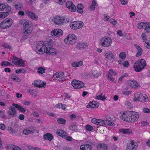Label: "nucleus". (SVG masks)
<instances>
[{
    "label": "nucleus",
    "instance_id": "13d9d810",
    "mask_svg": "<svg viewBox=\"0 0 150 150\" xmlns=\"http://www.w3.org/2000/svg\"><path fill=\"white\" fill-rule=\"evenodd\" d=\"M8 15V12H1L0 15V17L3 18L7 16Z\"/></svg>",
    "mask_w": 150,
    "mask_h": 150
},
{
    "label": "nucleus",
    "instance_id": "4be33fe9",
    "mask_svg": "<svg viewBox=\"0 0 150 150\" xmlns=\"http://www.w3.org/2000/svg\"><path fill=\"white\" fill-rule=\"evenodd\" d=\"M88 46V44L87 43H79L77 45L76 47L81 50L86 48Z\"/></svg>",
    "mask_w": 150,
    "mask_h": 150
},
{
    "label": "nucleus",
    "instance_id": "052dcab7",
    "mask_svg": "<svg viewBox=\"0 0 150 150\" xmlns=\"http://www.w3.org/2000/svg\"><path fill=\"white\" fill-rule=\"evenodd\" d=\"M53 138V136L51 134L47 133V140L51 141Z\"/></svg>",
    "mask_w": 150,
    "mask_h": 150
},
{
    "label": "nucleus",
    "instance_id": "5701e85b",
    "mask_svg": "<svg viewBox=\"0 0 150 150\" xmlns=\"http://www.w3.org/2000/svg\"><path fill=\"white\" fill-rule=\"evenodd\" d=\"M98 103H96L95 101H93L90 102L87 105V107L88 108H98Z\"/></svg>",
    "mask_w": 150,
    "mask_h": 150
},
{
    "label": "nucleus",
    "instance_id": "2f4dec72",
    "mask_svg": "<svg viewBox=\"0 0 150 150\" xmlns=\"http://www.w3.org/2000/svg\"><path fill=\"white\" fill-rule=\"evenodd\" d=\"M120 132L124 134H129L132 133V131L130 129H120Z\"/></svg>",
    "mask_w": 150,
    "mask_h": 150
},
{
    "label": "nucleus",
    "instance_id": "09e8293b",
    "mask_svg": "<svg viewBox=\"0 0 150 150\" xmlns=\"http://www.w3.org/2000/svg\"><path fill=\"white\" fill-rule=\"evenodd\" d=\"M96 4V1L95 0H93L92 1L91 6L90 7L91 10H93L95 9Z\"/></svg>",
    "mask_w": 150,
    "mask_h": 150
},
{
    "label": "nucleus",
    "instance_id": "c9c22d12",
    "mask_svg": "<svg viewBox=\"0 0 150 150\" xmlns=\"http://www.w3.org/2000/svg\"><path fill=\"white\" fill-rule=\"evenodd\" d=\"M83 6L82 4H79L77 7V12L81 14L83 11Z\"/></svg>",
    "mask_w": 150,
    "mask_h": 150
},
{
    "label": "nucleus",
    "instance_id": "e2e57ef3",
    "mask_svg": "<svg viewBox=\"0 0 150 150\" xmlns=\"http://www.w3.org/2000/svg\"><path fill=\"white\" fill-rule=\"evenodd\" d=\"M15 72L16 73H23L25 72V71L23 69H20L18 70H16Z\"/></svg>",
    "mask_w": 150,
    "mask_h": 150
},
{
    "label": "nucleus",
    "instance_id": "0eeeda50",
    "mask_svg": "<svg viewBox=\"0 0 150 150\" xmlns=\"http://www.w3.org/2000/svg\"><path fill=\"white\" fill-rule=\"evenodd\" d=\"M83 25V23L80 21L72 22L70 24L71 28L74 30L79 29L82 28Z\"/></svg>",
    "mask_w": 150,
    "mask_h": 150
},
{
    "label": "nucleus",
    "instance_id": "412c9836",
    "mask_svg": "<svg viewBox=\"0 0 150 150\" xmlns=\"http://www.w3.org/2000/svg\"><path fill=\"white\" fill-rule=\"evenodd\" d=\"M128 84L131 87L134 88H136L139 86L137 82L134 80L129 81Z\"/></svg>",
    "mask_w": 150,
    "mask_h": 150
},
{
    "label": "nucleus",
    "instance_id": "603ef678",
    "mask_svg": "<svg viewBox=\"0 0 150 150\" xmlns=\"http://www.w3.org/2000/svg\"><path fill=\"white\" fill-rule=\"evenodd\" d=\"M14 145L8 144L5 147L7 150H13Z\"/></svg>",
    "mask_w": 150,
    "mask_h": 150
},
{
    "label": "nucleus",
    "instance_id": "39448f33",
    "mask_svg": "<svg viewBox=\"0 0 150 150\" xmlns=\"http://www.w3.org/2000/svg\"><path fill=\"white\" fill-rule=\"evenodd\" d=\"M76 37L73 34H71L67 35L65 38L64 41L68 45H73L76 42Z\"/></svg>",
    "mask_w": 150,
    "mask_h": 150
},
{
    "label": "nucleus",
    "instance_id": "a19ab883",
    "mask_svg": "<svg viewBox=\"0 0 150 150\" xmlns=\"http://www.w3.org/2000/svg\"><path fill=\"white\" fill-rule=\"evenodd\" d=\"M142 94L140 93H135L134 95V100L135 101H139V100L140 99Z\"/></svg>",
    "mask_w": 150,
    "mask_h": 150
},
{
    "label": "nucleus",
    "instance_id": "c85d7f7f",
    "mask_svg": "<svg viewBox=\"0 0 150 150\" xmlns=\"http://www.w3.org/2000/svg\"><path fill=\"white\" fill-rule=\"evenodd\" d=\"M56 50L51 47H47V55L54 54L56 53Z\"/></svg>",
    "mask_w": 150,
    "mask_h": 150
},
{
    "label": "nucleus",
    "instance_id": "37998d69",
    "mask_svg": "<svg viewBox=\"0 0 150 150\" xmlns=\"http://www.w3.org/2000/svg\"><path fill=\"white\" fill-rule=\"evenodd\" d=\"M13 5L16 9L18 10H20L22 7V4L20 3H18L17 4L15 3Z\"/></svg>",
    "mask_w": 150,
    "mask_h": 150
},
{
    "label": "nucleus",
    "instance_id": "680f3d73",
    "mask_svg": "<svg viewBox=\"0 0 150 150\" xmlns=\"http://www.w3.org/2000/svg\"><path fill=\"white\" fill-rule=\"evenodd\" d=\"M6 8V6L4 4H0V11H3Z\"/></svg>",
    "mask_w": 150,
    "mask_h": 150
},
{
    "label": "nucleus",
    "instance_id": "69168bd1",
    "mask_svg": "<svg viewBox=\"0 0 150 150\" xmlns=\"http://www.w3.org/2000/svg\"><path fill=\"white\" fill-rule=\"evenodd\" d=\"M66 0H55L56 3H59L60 5L62 4L66 1Z\"/></svg>",
    "mask_w": 150,
    "mask_h": 150
},
{
    "label": "nucleus",
    "instance_id": "0e129e2a",
    "mask_svg": "<svg viewBox=\"0 0 150 150\" xmlns=\"http://www.w3.org/2000/svg\"><path fill=\"white\" fill-rule=\"evenodd\" d=\"M126 57V54L124 52H121L119 54L120 58L122 59H125V58Z\"/></svg>",
    "mask_w": 150,
    "mask_h": 150
},
{
    "label": "nucleus",
    "instance_id": "72a5a7b5",
    "mask_svg": "<svg viewBox=\"0 0 150 150\" xmlns=\"http://www.w3.org/2000/svg\"><path fill=\"white\" fill-rule=\"evenodd\" d=\"M90 74L95 78H97L100 75V72L96 71H91L90 72Z\"/></svg>",
    "mask_w": 150,
    "mask_h": 150
},
{
    "label": "nucleus",
    "instance_id": "6ab92c4d",
    "mask_svg": "<svg viewBox=\"0 0 150 150\" xmlns=\"http://www.w3.org/2000/svg\"><path fill=\"white\" fill-rule=\"evenodd\" d=\"M25 13L27 16L33 20H37L38 18V16L35 13L28 11H26Z\"/></svg>",
    "mask_w": 150,
    "mask_h": 150
},
{
    "label": "nucleus",
    "instance_id": "3c124183",
    "mask_svg": "<svg viewBox=\"0 0 150 150\" xmlns=\"http://www.w3.org/2000/svg\"><path fill=\"white\" fill-rule=\"evenodd\" d=\"M45 69L41 67L38 68V73L42 74L43 73H45Z\"/></svg>",
    "mask_w": 150,
    "mask_h": 150
},
{
    "label": "nucleus",
    "instance_id": "9b49d317",
    "mask_svg": "<svg viewBox=\"0 0 150 150\" xmlns=\"http://www.w3.org/2000/svg\"><path fill=\"white\" fill-rule=\"evenodd\" d=\"M137 144L134 141H130L127 144L126 150H136Z\"/></svg>",
    "mask_w": 150,
    "mask_h": 150
},
{
    "label": "nucleus",
    "instance_id": "338daca9",
    "mask_svg": "<svg viewBox=\"0 0 150 150\" xmlns=\"http://www.w3.org/2000/svg\"><path fill=\"white\" fill-rule=\"evenodd\" d=\"M18 58L15 57L13 58V59H12V62L14 63L15 65H17V61H18Z\"/></svg>",
    "mask_w": 150,
    "mask_h": 150
},
{
    "label": "nucleus",
    "instance_id": "de8ad7c7",
    "mask_svg": "<svg viewBox=\"0 0 150 150\" xmlns=\"http://www.w3.org/2000/svg\"><path fill=\"white\" fill-rule=\"evenodd\" d=\"M125 105L129 108H132L133 106L132 104L128 100H126L124 103Z\"/></svg>",
    "mask_w": 150,
    "mask_h": 150
},
{
    "label": "nucleus",
    "instance_id": "9d476101",
    "mask_svg": "<svg viewBox=\"0 0 150 150\" xmlns=\"http://www.w3.org/2000/svg\"><path fill=\"white\" fill-rule=\"evenodd\" d=\"M53 77L57 80L62 81L64 80L65 76L63 72H59L53 75Z\"/></svg>",
    "mask_w": 150,
    "mask_h": 150
},
{
    "label": "nucleus",
    "instance_id": "5fc2aeb1",
    "mask_svg": "<svg viewBox=\"0 0 150 150\" xmlns=\"http://www.w3.org/2000/svg\"><path fill=\"white\" fill-rule=\"evenodd\" d=\"M85 129L87 131L90 132L93 129V127L91 125H87L85 126Z\"/></svg>",
    "mask_w": 150,
    "mask_h": 150
},
{
    "label": "nucleus",
    "instance_id": "c756f323",
    "mask_svg": "<svg viewBox=\"0 0 150 150\" xmlns=\"http://www.w3.org/2000/svg\"><path fill=\"white\" fill-rule=\"evenodd\" d=\"M57 134L59 136L63 137L67 135V133L62 129H59L57 131Z\"/></svg>",
    "mask_w": 150,
    "mask_h": 150
},
{
    "label": "nucleus",
    "instance_id": "4d7b16f0",
    "mask_svg": "<svg viewBox=\"0 0 150 150\" xmlns=\"http://www.w3.org/2000/svg\"><path fill=\"white\" fill-rule=\"evenodd\" d=\"M109 22L110 23H111L114 26L116 25L117 23V21L115 19L112 18L110 19Z\"/></svg>",
    "mask_w": 150,
    "mask_h": 150
},
{
    "label": "nucleus",
    "instance_id": "20e7f679",
    "mask_svg": "<svg viewBox=\"0 0 150 150\" xmlns=\"http://www.w3.org/2000/svg\"><path fill=\"white\" fill-rule=\"evenodd\" d=\"M44 44L43 42L38 41L37 42L36 51L37 53L42 54L45 52L47 53V47Z\"/></svg>",
    "mask_w": 150,
    "mask_h": 150
},
{
    "label": "nucleus",
    "instance_id": "4c0bfd02",
    "mask_svg": "<svg viewBox=\"0 0 150 150\" xmlns=\"http://www.w3.org/2000/svg\"><path fill=\"white\" fill-rule=\"evenodd\" d=\"M10 77L13 80L19 82L21 81L20 79L15 74H11Z\"/></svg>",
    "mask_w": 150,
    "mask_h": 150
},
{
    "label": "nucleus",
    "instance_id": "49530a36",
    "mask_svg": "<svg viewBox=\"0 0 150 150\" xmlns=\"http://www.w3.org/2000/svg\"><path fill=\"white\" fill-rule=\"evenodd\" d=\"M11 64L10 62L4 61H2L1 63V65L2 67H5V66H8Z\"/></svg>",
    "mask_w": 150,
    "mask_h": 150
},
{
    "label": "nucleus",
    "instance_id": "8fccbe9b",
    "mask_svg": "<svg viewBox=\"0 0 150 150\" xmlns=\"http://www.w3.org/2000/svg\"><path fill=\"white\" fill-rule=\"evenodd\" d=\"M145 23L143 22L139 23L137 24V27L139 29H142L143 27H145Z\"/></svg>",
    "mask_w": 150,
    "mask_h": 150
},
{
    "label": "nucleus",
    "instance_id": "f3484780",
    "mask_svg": "<svg viewBox=\"0 0 150 150\" xmlns=\"http://www.w3.org/2000/svg\"><path fill=\"white\" fill-rule=\"evenodd\" d=\"M14 107L10 106L9 108V110L8 112V114L12 117H15L16 115L17 111Z\"/></svg>",
    "mask_w": 150,
    "mask_h": 150
},
{
    "label": "nucleus",
    "instance_id": "423d86ee",
    "mask_svg": "<svg viewBox=\"0 0 150 150\" xmlns=\"http://www.w3.org/2000/svg\"><path fill=\"white\" fill-rule=\"evenodd\" d=\"M12 23V20L11 18H6L2 21L0 24V28L5 29L9 28Z\"/></svg>",
    "mask_w": 150,
    "mask_h": 150
},
{
    "label": "nucleus",
    "instance_id": "473e14b6",
    "mask_svg": "<svg viewBox=\"0 0 150 150\" xmlns=\"http://www.w3.org/2000/svg\"><path fill=\"white\" fill-rule=\"evenodd\" d=\"M83 62L82 61L79 62H73L72 64V66L74 67H81L83 65Z\"/></svg>",
    "mask_w": 150,
    "mask_h": 150
},
{
    "label": "nucleus",
    "instance_id": "1a4fd4ad",
    "mask_svg": "<svg viewBox=\"0 0 150 150\" xmlns=\"http://www.w3.org/2000/svg\"><path fill=\"white\" fill-rule=\"evenodd\" d=\"M71 84L75 88H80L84 87L83 83L82 81L78 80H73Z\"/></svg>",
    "mask_w": 150,
    "mask_h": 150
},
{
    "label": "nucleus",
    "instance_id": "58836bf2",
    "mask_svg": "<svg viewBox=\"0 0 150 150\" xmlns=\"http://www.w3.org/2000/svg\"><path fill=\"white\" fill-rule=\"evenodd\" d=\"M53 38V37H48L47 38V46H49V47H52V43L54 42V41L52 40Z\"/></svg>",
    "mask_w": 150,
    "mask_h": 150
},
{
    "label": "nucleus",
    "instance_id": "774afa93",
    "mask_svg": "<svg viewBox=\"0 0 150 150\" xmlns=\"http://www.w3.org/2000/svg\"><path fill=\"white\" fill-rule=\"evenodd\" d=\"M142 37L144 40V42H145L146 40H148L146 39V35L145 33H142Z\"/></svg>",
    "mask_w": 150,
    "mask_h": 150
},
{
    "label": "nucleus",
    "instance_id": "7c9ffc66",
    "mask_svg": "<svg viewBox=\"0 0 150 150\" xmlns=\"http://www.w3.org/2000/svg\"><path fill=\"white\" fill-rule=\"evenodd\" d=\"M105 57L106 59L111 60L114 57V55L111 52H108L106 53Z\"/></svg>",
    "mask_w": 150,
    "mask_h": 150
},
{
    "label": "nucleus",
    "instance_id": "bb28decb",
    "mask_svg": "<svg viewBox=\"0 0 150 150\" xmlns=\"http://www.w3.org/2000/svg\"><path fill=\"white\" fill-rule=\"evenodd\" d=\"M92 148L91 146L89 144L82 145L80 147L81 150H91Z\"/></svg>",
    "mask_w": 150,
    "mask_h": 150
},
{
    "label": "nucleus",
    "instance_id": "4468645a",
    "mask_svg": "<svg viewBox=\"0 0 150 150\" xmlns=\"http://www.w3.org/2000/svg\"><path fill=\"white\" fill-rule=\"evenodd\" d=\"M66 6L69 10L72 12H74L76 10V8L74 4L71 1H67L66 2Z\"/></svg>",
    "mask_w": 150,
    "mask_h": 150
},
{
    "label": "nucleus",
    "instance_id": "a878e982",
    "mask_svg": "<svg viewBox=\"0 0 150 150\" xmlns=\"http://www.w3.org/2000/svg\"><path fill=\"white\" fill-rule=\"evenodd\" d=\"M12 105L16 108L20 112L23 113L26 111V110L21 105L14 103H13Z\"/></svg>",
    "mask_w": 150,
    "mask_h": 150
},
{
    "label": "nucleus",
    "instance_id": "f257e3e1",
    "mask_svg": "<svg viewBox=\"0 0 150 150\" xmlns=\"http://www.w3.org/2000/svg\"><path fill=\"white\" fill-rule=\"evenodd\" d=\"M146 65V62L144 59H139L134 63L133 68L135 71L139 72L144 69Z\"/></svg>",
    "mask_w": 150,
    "mask_h": 150
},
{
    "label": "nucleus",
    "instance_id": "aec40b11",
    "mask_svg": "<svg viewBox=\"0 0 150 150\" xmlns=\"http://www.w3.org/2000/svg\"><path fill=\"white\" fill-rule=\"evenodd\" d=\"M116 74V72L114 71L113 69H111L110 70V72L108 73L107 75L108 79L110 81H113L114 79L112 77V76L115 75Z\"/></svg>",
    "mask_w": 150,
    "mask_h": 150
},
{
    "label": "nucleus",
    "instance_id": "6e6552de",
    "mask_svg": "<svg viewBox=\"0 0 150 150\" xmlns=\"http://www.w3.org/2000/svg\"><path fill=\"white\" fill-rule=\"evenodd\" d=\"M139 117V115L137 112H130L129 122L133 123L137 121Z\"/></svg>",
    "mask_w": 150,
    "mask_h": 150
},
{
    "label": "nucleus",
    "instance_id": "f8f14e48",
    "mask_svg": "<svg viewBox=\"0 0 150 150\" xmlns=\"http://www.w3.org/2000/svg\"><path fill=\"white\" fill-rule=\"evenodd\" d=\"M64 20L63 18L57 16L54 18V22L56 25H61L64 24Z\"/></svg>",
    "mask_w": 150,
    "mask_h": 150
},
{
    "label": "nucleus",
    "instance_id": "c03bdc74",
    "mask_svg": "<svg viewBox=\"0 0 150 150\" xmlns=\"http://www.w3.org/2000/svg\"><path fill=\"white\" fill-rule=\"evenodd\" d=\"M144 28L145 30L147 32H150V23H146Z\"/></svg>",
    "mask_w": 150,
    "mask_h": 150
},
{
    "label": "nucleus",
    "instance_id": "ea45409f",
    "mask_svg": "<svg viewBox=\"0 0 150 150\" xmlns=\"http://www.w3.org/2000/svg\"><path fill=\"white\" fill-rule=\"evenodd\" d=\"M69 128L73 131L76 132L78 130L77 125L76 123L72 124Z\"/></svg>",
    "mask_w": 150,
    "mask_h": 150
},
{
    "label": "nucleus",
    "instance_id": "cd10ccee",
    "mask_svg": "<svg viewBox=\"0 0 150 150\" xmlns=\"http://www.w3.org/2000/svg\"><path fill=\"white\" fill-rule=\"evenodd\" d=\"M98 150H106L108 149L107 146L104 144H100L97 146Z\"/></svg>",
    "mask_w": 150,
    "mask_h": 150
},
{
    "label": "nucleus",
    "instance_id": "e433bc0d",
    "mask_svg": "<svg viewBox=\"0 0 150 150\" xmlns=\"http://www.w3.org/2000/svg\"><path fill=\"white\" fill-rule=\"evenodd\" d=\"M139 100V101L141 102L143 101L147 102L148 101V98L147 96L146 95L144 94H142L140 99Z\"/></svg>",
    "mask_w": 150,
    "mask_h": 150
},
{
    "label": "nucleus",
    "instance_id": "393cba45",
    "mask_svg": "<svg viewBox=\"0 0 150 150\" xmlns=\"http://www.w3.org/2000/svg\"><path fill=\"white\" fill-rule=\"evenodd\" d=\"M32 26L26 27V29L23 30V35L26 36H28L32 32Z\"/></svg>",
    "mask_w": 150,
    "mask_h": 150
},
{
    "label": "nucleus",
    "instance_id": "b1692460",
    "mask_svg": "<svg viewBox=\"0 0 150 150\" xmlns=\"http://www.w3.org/2000/svg\"><path fill=\"white\" fill-rule=\"evenodd\" d=\"M134 46L137 50V52L136 54V56L137 57H139L142 54V48L138 45L137 44H134Z\"/></svg>",
    "mask_w": 150,
    "mask_h": 150
},
{
    "label": "nucleus",
    "instance_id": "f704fd0d",
    "mask_svg": "<svg viewBox=\"0 0 150 150\" xmlns=\"http://www.w3.org/2000/svg\"><path fill=\"white\" fill-rule=\"evenodd\" d=\"M96 98L98 100H102L104 101L106 99L104 95H103L102 93H98L96 97Z\"/></svg>",
    "mask_w": 150,
    "mask_h": 150
},
{
    "label": "nucleus",
    "instance_id": "7ed1b4c3",
    "mask_svg": "<svg viewBox=\"0 0 150 150\" xmlns=\"http://www.w3.org/2000/svg\"><path fill=\"white\" fill-rule=\"evenodd\" d=\"M91 122L93 123L100 126H103L105 124L112 126H115L114 123L107 120H104L100 119L93 118L92 119Z\"/></svg>",
    "mask_w": 150,
    "mask_h": 150
},
{
    "label": "nucleus",
    "instance_id": "2eb2a0df",
    "mask_svg": "<svg viewBox=\"0 0 150 150\" xmlns=\"http://www.w3.org/2000/svg\"><path fill=\"white\" fill-rule=\"evenodd\" d=\"M63 33L62 31L59 29H55L52 30L51 32V35L52 37L56 36L59 37L63 35Z\"/></svg>",
    "mask_w": 150,
    "mask_h": 150
},
{
    "label": "nucleus",
    "instance_id": "ddd939ff",
    "mask_svg": "<svg viewBox=\"0 0 150 150\" xmlns=\"http://www.w3.org/2000/svg\"><path fill=\"white\" fill-rule=\"evenodd\" d=\"M130 112L127 111L121 112L120 116V117L121 119L129 122Z\"/></svg>",
    "mask_w": 150,
    "mask_h": 150
},
{
    "label": "nucleus",
    "instance_id": "bf43d9fd",
    "mask_svg": "<svg viewBox=\"0 0 150 150\" xmlns=\"http://www.w3.org/2000/svg\"><path fill=\"white\" fill-rule=\"evenodd\" d=\"M2 46L4 48H8L10 50H11V47L8 44L4 43L2 45Z\"/></svg>",
    "mask_w": 150,
    "mask_h": 150
},
{
    "label": "nucleus",
    "instance_id": "dca6fc26",
    "mask_svg": "<svg viewBox=\"0 0 150 150\" xmlns=\"http://www.w3.org/2000/svg\"><path fill=\"white\" fill-rule=\"evenodd\" d=\"M20 24L23 26V30H25L26 27L32 26V24L31 21L25 20H21L20 22Z\"/></svg>",
    "mask_w": 150,
    "mask_h": 150
},
{
    "label": "nucleus",
    "instance_id": "864d4df0",
    "mask_svg": "<svg viewBox=\"0 0 150 150\" xmlns=\"http://www.w3.org/2000/svg\"><path fill=\"white\" fill-rule=\"evenodd\" d=\"M144 45L145 47L147 48H150V42L149 40H146L144 42Z\"/></svg>",
    "mask_w": 150,
    "mask_h": 150
},
{
    "label": "nucleus",
    "instance_id": "79ce46f5",
    "mask_svg": "<svg viewBox=\"0 0 150 150\" xmlns=\"http://www.w3.org/2000/svg\"><path fill=\"white\" fill-rule=\"evenodd\" d=\"M24 63V62L23 60L18 58L17 65L19 67H24V65L23 64Z\"/></svg>",
    "mask_w": 150,
    "mask_h": 150
},
{
    "label": "nucleus",
    "instance_id": "a211bd4d",
    "mask_svg": "<svg viewBox=\"0 0 150 150\" xmlns=\"http://www.w3.org/2000/svg\"><path fill=\"white\" fill-rule=\"evenodd\" d=\"M34 85L35 86L41 88L46 86V82H44L40 80L35 81Z\"/></svg>",
    "mask_w": 150,
    "mask_h": 150
},
{
    "label": "nucleus",
    "instance_id": "f03ea898",
    "mask_svg": "<svg viewBox=\"0 0 150 150\" xmlns=\"http://www.w3.org/2000/svg\"><path fill=\"white\" fill-rule=\"evenodd\" d=\"M112 43L111 38L108 36H105L102 38L99 42L100 45L104 47H108L110 46Z\"/></svg>",
    "mask_w": 150,
    "mask_h": 150
},
{
    "label": "nucleus",
    "instance_id": "a18cd8bd",
    "mask_svg": "<svg viewBox=\"0 0 150 150\" xmlns=\"http://www.w3.org/2000/svg\"><path fill=\"white\" fill-rule=\"evenodd\" d=\"M58 122L61 124H65L66 122V120L62 118H59L57 120Z\"/></svg>",
    "mask_w": 150,
    "mask_h": 150
},
{
    "label": "nucleus",
    "instance_id": "6e6d98bb",
    "mask_svg": "<svg viewBox=\"0 0 150 150\" xmlns=\"http://www.w3.org/2000/svg\"><path fill=\"white\" fill-rule=\"evenodd\" d=\"M23 134L25 135H28L29 133H33V131L30 129H24L23 130Z\"/></svg>",
    "mask_w": 150,
    "mask_h": 150
}]
</instances>
